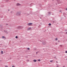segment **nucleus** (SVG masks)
<instances>
[{"label":"nucleus","instance_id":"7c9ffc66","mask_svg":"<svg viewBox=\"0 0 67 67\" xmlns=\"http://www.w3.org/2000/svg\"><path fill=\"white\" fill-rule=\"evenodd\" d=\"M58 0H57V1H58Z\"/></svg>","mask_w":67,"mask_h":67},{"label":"nucleus","instance_id":"9b49d317","mask_svg":"<svg viewBox=\"0 0 67 67\" xmlns=\"http://www.w3.org/2000/svg\"><path fill=\"white\" fill-rule=\"evenodd\" d=\"M15 38H18V36H16L15 37Z\"/></svg>","mask_w":67,"mask_h":67},{"label":"nucleus","instance_id":"2eb2a0df","mask_svg":"<svg viewBox=\"0 0 67 67\" xmlns=\"http://www.w3.org/2000/svg\"><path fill=\"white\" fill-rule=\"evenodd\" d=\"M55 40H56V41H57V40H58V39H57V38H56V39H55Z\"/></svg>","mask_w":67,"mask_h":67},{"label":"nucleus","instance_id":"1a4fd4ad","mask_svg":"<svg viewBox=\"0 0 67 67\" xmlns=\"http://www.w3.org/2000/svg\"><path fill=\"white\" fill-rule=\"evenodd\" d=\"M2 38H5L4 37V36H3L2 37Z\"/></svg>","mask_w":67,"mask_h":67},{"label":"nucleus","instance_id":"20e7f679","mask_svg":"<svg viewBox=\"0 0 67 67\" xmlns=\"http://www.w3.org/2000/svg\"><path fill=\"white\" fill-rule=\"evenodd\" d=\"M16 5L17 6H19V5H20V4L19 3H17L16 4Z\"/></svg>","mask_w":67,"mask_h":67},{"label":"nucleus","instance_id":"412c9836","mask_svg":"<svg viewBox=\"0 0 67 67\" xmlns=\"http://www.w3.org/2000/svg\"><path fill=\"white\" fill-rule=\"evenodd\" d=\"M5 67H8V66L7 65L5 66Z\"/></svg>","mask_w":67,"mask_h":67},{"label":"nucleus","instance_id":"f03ea898","mask_svg":"<svg viewBox=\"0 0 67 67\" xmlns=\"http://www.w3.org/2000/svg\"><path fill=\"white\" fill-rule=\"evenodd\" d=\"M23 27L22 26H18L17 27L18 29H19V30H21V29H23Z\"/></svg>","mask_w":67,"mask_h":67},{"label":"nucleus","instance_id":"72a5a7b5","mask_svg":"<svg viewBox=\"0 0 67 67\" xmlns=\"http://www.w3.org/2000/svg\"><path fill=\"white\" fill-rule=\"evenodd\" d=\"M60 3H61V2H60Z\"/></svg>","mask_w":67,"mask_h":67},{"label":"nucleus","instance_id":"473e14b6","mask_svg":"<svg viewBox=\"0 0 67 67\" xmlns=\"http://www.w3.org/2000/svg\"><path fill=\"white\" fill-rule=\"evenodd\" d=\"M8 11H9V10H8Z\"/></svg>","mask_w":67,"mask_h":67},{"label":"nucleus","instance_id":"4468645a","mask_svg":"<svg viewBox=\"0 0 67 67\" xmlns=\"http://www.w3.org/2000/svg\"><path fill=\"white\" fill-rule=\"evenodd\" d=\"M60 47H62V46H62V45H60Z\"/></svg>","mask_w":67,"mask_h":67},{"label":"nucleus","instance_id":"aec40b11","mask_svg":"<svg viewBox=\"0 0 67 67\" xmlns=\"http://www.w3.org/2000/svg\"><path fill=\"white\" fill-rule=\"evenodd\" d=\"M4 31V32H6V33L7 32V31Z\"/></svg>","mask_w":67,"mask_h":67},{"label":"nucleus","instance_id":"7ed1b4c3","mask_svg":"<svg viewBox=\"0 0 67 67\" xmlns=\"http://www.w3.org/2000/svg\"><path fill=\"white\" fill-rule=\"evenodd\" d=\"M32 24H33L32 23H28L27 24V25L29 26H31L32 25Z\"/></svg>","mask_w":67,"mask_h":67},{"label":"nucleus","instance_id":"4be33fe9","mask_svg":"<svg viewBox=\"0 0 67 67\" xmlns=\"http://www.w3.org/2000/svg\"><path fill=\"white\" fill-rule=\"evenodd\" d=\"M65 31H67V29H66V30H65Z\"/></svg>","mask_w":67,"mask_h":67},{"label":"nucleus","instance_id":"6ab92c4d","mask_svg":"<svg viewBox=\"0 0 67 67\" xmlns=\"http://www.w3.org/2000/svg\"><path fill=\"white\" fill-rule=\"evenodd\" d=\"M55 44L56 45H57V43H55Z\"/></svg>","mask_w":67,"mask_h":67},{"label":"nucleus","instance_id":"39448f33","mask_svg":"<svg viewBox=\"0 0 67 67\" xmlns=\"http://www.w3.org/2000/svg\"><path fill=\"white\" fill-rule=\"evenodd\" d=\"M31 27H29V28L28 29V30H31Z\"/></svg>","mask_w":67,"mask_h":67},{"label":"nucleus","instance_id":"423d86ee","mask_svg":"<svg viewBox=\"0 0 67 67\" xmlns=\"http://www.w3.org/2000/svg\"><path fill=\"white\" fill-rule=\"evenodd\" d=\"M33 62H37V60H33Z\"/></svg>","mask_w":67,"mask_h":67},{"label":"nucleus","instance_id":"f3484780","mask_svg":"<svg viewBox=\"0 0 67 67\" xmlns=\"http://www.w3.org/2000/svg\"><path fill=\"white\" fill-rule=\"evenodd\" d=\"M65 53H67V51H65Z\"/></svg>","mask_w":67,"mask_h":67},{"label":"nucleus","instance_id":"a878e982","mask_svg":"<svg viewBox=\"0 0 67 67\" xmlns=\"http://www.w3.org/2000/svg\"><path fill=\"white\" fill-rule=\"evenodd\" d=\"M51 13V12H49V14H50V13Z\"/></svg>","mask_w":67,"mask_h":67},{"label":"nucleus","instance_id":"f8f14e48","mask_svg":"<svg viewBox=\"0 0 67 67\" xmlns=\"http://www.w3.org/2000/svg\"><path fill=\"white\" fill-rule=\"evenodd\" d=\"M49 26H51V24H49Z\"/></svg>","mask_w":67,"mask_h":67},{"label":"nucleus","instance_id":"f257e3e1","mask_svg":"<svg viewBox=\"0 0 67 67\" xmlns=\"http://www.w3.org/2000/svg\"><path fill=\"white\" fill-rule=\"evenodd\" d=\"M16 15L17 16H20V15H21V13H20L19 12H17L16 13Z\"/></svg>","mask_w":67,"mask_h":67},{"label":"nucleus","instance_id":"ddd939ff","mask_svg":"<svg viewBox=\"0 0 67 67\" xmlns=\"http://www.w3.org/2000/svg\"><path fill=\"white\" fill-rule=\"evenodd\" d=\"M27 50H30V48H27Z\"/></svg>","mask_w":67,"mask_h":67},{"label":"nucleus","instance_id":"6e6552de","mask_svg":"<svg viewBox=\"0 0 67 67\" xmlns=\"http://www.w3.org/2000/svg\"><path fill=\"white\" fill-rule=\"evenodd\" d=\"M53 62V60H51L50 61V63H51V62Z\"/></svg>","mask_w":67,"mask_h":67},{"label":"nucleus","instance_id":"cd10ccee","mask_svg":"<svg viewBox=\"0 0 67 67\" xmlns=\"http://www.w3.org/2000/svg\"><path fill=\"white\" fill-rule=\"evenodd\" d=\"M66 10H67V8L66 9Z\"/></svg>","mask_w":67,"mask_h":67},{"label":"nucleus","instance_id":"b1692460","mask_svg":"<svg viewBox=\"0 0 67 67\" xmlns=\"http://www.w3.org/2000/svg\"><path fill=\"white\" fill-rule=\"evenodd\" d=\"M57 67H59V66L58 65L57 66Z\"/></svg>","mask_w":67,"mask_h":67},{"label":"nucleus","instance_id":"0eeeda50","mask_svg":"<svg viewBox=\"0 0 67 67\" xmlns=\"http://www.w3.org/2000/svg\"><path fill=\"white\" fill-rule=\"evenodd\" d=\"M1 53L2 54H3V51H2L1 52Z\"/></svg>","mask_w":67,"mask_h":67},{"label":"nucleus","instance_id":"c756f323","mask_svg":"<svg viewBox=\"0 0 67 67\" xmlns=\"http://www.w3.org/2000/svg\"><path fill=\"white\" fill-rule=\"evenodd\" d=\"M63 67H65V66H63Z\"/></svg>","mask_w":67,"mask_h":67},{"label":"nucleus","instance_id":"a211bd4d","mask_svg":"<svg viewBox=\"0 0 67 67\" xmlns=\"http://www.w3.org/2000/svg\"><path fill=\"white\" fill-rule=\"evenodd\" d=\"M12 67H15V66L13 65V66H12Z\"/></svg>","mask_w":67,"mask_h":67},{"label":"nucleus","instance_id":"bb28decb","mask_svg":"<svg viewBox=\"0 0 67 67\" xmlns=\"http://www.w3.org/2000/svg\"><path fill=\"white\" fill-rule=\"evenodd\" d=\"M38 53V52H36V54H37Z\"/></svg>","mask_w":67,"mask_h":67},{"label":"nucleus","instance_id":"dca6fc26","mask_svg":"<svg viewBox=\"0 0 67 67\" xmlns=\"http://www.w3.org/2000/svg\"><path fill=\"white\" fill-rule=\"evenodd\" d=\"M8 1H9V0H7L6 1V2H8Z\"/></svg>","mask_w":67,"mask_h":67},{"label":"nucleus","instance_id":"c85d7f7f","mask_svg":"<svg viewBox=\"0 0 67 67\" xmlns=\"http://www.w3.org/2000/svg\"><path fill=\"white\" fill-rule=\"evenodd\" d=\"M56 63H58V62H57V61L56 62Z\"/></svg>","mask_w":67,"mask_h":67},{"label":"nucleus","instance_id":"5701e85b","mask_svg":"<svg viewBox=\"0 0 67 67\" xmlns=\"http://www.w3.org/2000/svg\"><path fill=\"white\" fill-rule=\"evenodd\" d=\"M27 62H29V60H27Z\"/></svg>","mask_w":67,"mask_h":67},{"label":"nucleus","instance_id":"2f4dec72","mask_svg":"<svg viewBox=\"0 0 67 67\" xmlns=\"http://www.w3.org/2000/svg\"><path fill=\"white\" fill-rule=\"evenodd\" d=\"M56 57H55V58Z\"/></svg>","mask_w":67,"mask_h":67},{"label":"nucleus","instance_id":"9d476101","mask_svg":"<svg viewBox=\"0 0 67 67\" xmlns=\"http://www.w3.org/2000/svg\"><path fill=\"white\" fill-rule=\"evenodd\" d=\"M38 62H40L41 61V60L38 59Z\"/></svg>","mask_w":67,"mask_h":67},{"label":"nucleus","instance_id":"393cba45","mask_svg":"<svg viewBox=\"0 0 67 67\" xmlns=\"http://www.w3.org/2000/svg\"><path fill=\"white\" fill-rule=\"evenodd\" d=\"M65 33H66V34H67V32H66Z\"/></svg>","mask_w":67,"mask_h":67}]
</instances>
